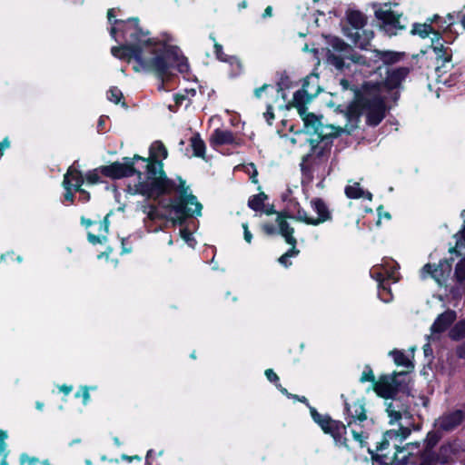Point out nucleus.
<instances>
[{"label":"nucleus","mask_w":465,"mask_h":465,"mask_svg":"<svg viewBox=\"0 0 465 465\" xmlns=\"http://www.w3.org/2000/svg\"><path fill=\"white\" fill-rule=\"evenodd\" d=\"M451 272V263L447 261H440L438 265L426 264L423 266L420 275L422 279L431 277L435 282L441 285L449 277Z\"/></svg>","instance_id":"15"},{"label":"nucleus","mask_w":465,"mask_h":465,"mask_svg":"<svg viewBox=\"0 0 465 465\" xmlns=\"http://www.w3.org/2000/svg\"><path fill=\"white\" fill-rule=\"evenodd\" d=\"M462 450V445L459 441L443 444L438 451L437 460L441 464L448 463L452 461Z\"/></svg>","instance_id":"19"},{"label":"nucleus","mask_w":465,"mask_h":465,"mask_svg":"<svg viewBox=\"0 0 465 465\" xmlns=\"http://www.w3.org/2000/svg\"><path fill=\"white\" fill-rule=\"evenodd\" d=\"M231 69H230V75L232 77H235L237 75H239L242 72V64L241 62L234 56H229L227 58V62H226Z\"/></svg>","instance_id":"32"},{"label":"nucleus","mask_w":465,"mask_h":465,"mask_svg":"<svg viewBox=\"0 0 465 465\" xmlns=\"http://www.w3.org/2000/svg\"><path fill=\"white\" fill-rule=\"evenodd\" d=\"M374 381V375H373L372 371L371 369L365 370L361 374V381L364 382V381Z\"/></svg>","instance_id":"41"},{"label":"nucleus","mask_w":465,"mask_h":465,"mask_svg":"<svg viewBox=\"0 0 465 465\" xmlns=\"http://www.w3.org/2000/svg\"><path fill=\"white\" fill-rule=\"evenodd\" d=\"M370 275L378 282V296L383 302L392 300L390 284L399 280L397 263L393 260H383L382 263L374 265Z\"/></svg>","instance_id":"7"},{"label":"nucleus","mask_w":465,"mask_h":465,"mask_svg":"<svg viewBox=\"0 0 465 465\" xmlns=\"http://www.w3.org/2000/svg\"><path fill=\"white\" fill-rule=\"evenodd\" d=\"M454 83H456L455 85H458V88H460V83H465V79L464 80H461L460 78L457 77L456 79H454Z\"/></svg>","instance_id":"61"},{"label":"nucleus","mask_w":465,"mask_h":465,"mask_svg":"<svg viewBox=\"0 0 465 465\" xmlns=\"http://www.w3.org/2000/svg\"><path fill=\"white\" fill-rule=\"evenodd\" d=\"M84 183V177L80 171H78L74 163L70 166L64 176L63 186L68 188L73 187L74 190H78Z\"/></svg>","instance_id":"21"},{"label":"nucleus","mask_w":465,"mask_h":465,"mask_svg":"<svg viewBox=\"0 0 465 465\" xmlns=\"http://www.w3.org/2000/svg\"><path fill=\"white\" fill-rule=\"evenodd\" d=\"M456 248L461 249L465 247V223L463 228L456 234Z\"/></svg>","instance_id":"38"},{"label":"nucleus","mask_w":465,"mask_h":465,"mask_svg":"<svg viewBox=\"0 0 465 465\" xmlns=\"http://www.w3.org/2000/svg\"><path fill=\"white\" fill-rule=\"evenodd\" d=\"M215 55L217 59L222 62H227V58L229 57L223 52V46L217 43H214Z\"/></svg>","instance_id":"39"},{"label":"nucleus","mask_w":465,"mask_h":465,"mask_svg":"<svg viewBox=\"0 0 465 465\" xmlns=\"http://www.w3.org/2000/svg\"><path fill=\"white\" fill-rule=\"evenodd\" d=\"M7 438V433L4 430H0V457L1 461L0 465H7V445L5 443V439Z\"/></svg>","instance_id":"30"},{"label":"nucleus","mask_w":465,"mask_h":465,"mask_svg":"<svg viewBox=\"0 0 465 465\" xmlns=\"http://www.w3.org/2000/svg\"><path fill=\"white\" fill-rule=\"evenodd\" d=\"M100 174H102L100 168L92 170L85 174L86 182L90 184H94L100 182Z\"/></svg>","instance_id":"34"},{"label":"nucleus","mask_w":465,"mask_h":465,"mask_svg":"<svg viewBox=\"0 0 465 465\" xmlns=\"http://www.w3.org/2000/svg\"><path fill=\"white\" fill-rule=\"evenodd\" d=\"M210 143L213 146L237 144V137L234 134L228 130L217 128L213 131L210 137Z\"/></svg>","instance_id":"20"},{"label":"nucleus","mask_w":465,"mask_h":465,"mask_svg":"<svg viewBox=\"0 0 465 465\" xmlns=\"http://www.w3.org/2000/svg\"><path fill=\"white\" fill-rule=\"evenodd\" d=\"M137 159H142L139 155H134L133 158L125 157L123 163L115 162L109 165L100 167L103 175L112 179H121L128 177L135 173L134 164Z\"/></svg>","instance_id":"11"},{"label":"nucleus","mask_w":465,"mask_h":465,"mask_svg":"<svg viewBox=\"0 0 465 465\" xmlns=\"http://www.w3.org/2000/svg\"><path fill=\"white\" fill-rule=\"evenodd\" d=\"M191 146L193 150V154L197 157H204L205 143L201 137L196 134L191 138Z\"/></svg>","instance_id":"28"},{"label":"nucleus","mask_w":465,"mask_h":465,"mask_svg":"<svg viewBox=\"0 0 465 465\" xmlns=\"http://www.w3.org/2000/svg\"><path fill=\"white\" fill-rule=\"evenodd\" d=\"M300 116L304 123V127L307 132L315 133L322 138L327 136V134H323L322 133V124L321 123V119L315 114L307 113V111H305L304 114H300Z\"/></svg>","instance_id":"22"},{"label":"nucleus","mask_w":465,"mask_h":465,"mask_svg":"<svg viewBox=\"0 0 465 465\" xmlns=\"http://www.w3.org/2000/svg\"><path fill=\"white\" fill-rule=\"evenodd\" d=\"M109 221L108 216H105L104 220L100 223V229L104 231L103 235H94L91 232L88 233V240L93 244L102 243L106 241L105 234L108 232Z\"/></svg>","instance_id":"26"},{"label":"nucleus","mask_w":465,"mask_h":465,"mask_svg":"<svg viewBox=\"0 0 465 465\" xmlns=\"http://www.w3.org/2000/svg\"><path fill=\"white\" fill-rule=\"evenodd\" d=\"M346 420L348 426L361 423L367 420L366 410L364 404L358 401L352 403H346Z\"/></svg>","instance_id":"18"},{"label":"nucleus","mask_w":465,"mask_h":465,"mask_svg":"<svg viewBox=\"0 0 465 465\" xmlns=\"http://www.w3.org/2000/svg\"><path fill=\"white\" fill-rule=\"evenodd\" d=\"M312 209L318 214L316 218L310 217L306 212H300L298 221L305 223L311 225H319L331 219V212L325 204V203L319 198L312 199L311 201Z\"/></svg>","instance_id":"13"},{"label":"nucleus","mask_w":465,"mask_h":465,"mask_svg":"<svg viewBox=\"0 0 465 465\" xmlns=\"http://www.w3.org/2000/svg\"><path fill=\"white\" fill-rule=\"evenodd\" d=\"M347 19L350 25L354 28L360 29L365 25V16L359 11H350L347 14Z\"/></svg>","instance_id":"27"},{"label":"nucleus","mask_w":465,"mask_h":465,"mask_svg":"<svg viewBox=\"0 0 465 465\" xmlns=\"http://www.w3.org/2000/svg\"><path fill=\"white\" fill-rule=\"evenodd\" d=\"M464 413L460 410L447 412L435 420V427L442 431H451L461 424Z\"/></svg>","instance_id":"17"},{"label":"nucleus","mask_w":465,"mask_h":465,"mask_svg":"<svg viewBox=\"0 0 465 465\" xmlns=\"http://www.w3.org/2000/svg\"><path fill=\"white\" fill-rule=\"evenodd\" d=\"M262 211H263L266 214H272V213H274V211H273L272 207H271V208H267V209H265V210H263V209H262Z\"/></svg>","instance_id":"62"},{"label":"nucleus","mask_w":465,"mask_h":465,"mask_svg":"<svg viewBox=\"0 0 465 465\" xmlns=\"http://www.w3.org/2000/svg\"><path fill=\"white\" fill-rule=\"evenodd\" d=\"M64 189H65L64 201L73 203V201H74V193H73L74 188L68 186V188H64Z\"/></svg>","instance_id":"49"},{"label":"nucleus","mask_w":465,"mask_h":465,"mask_svg":"<svg viewBox=\"0 0 465 465\" xmlns=\"http://www.w3.org/2000/svg\"><path fill=\"white\" fill-rule=\"evenodd\" d=\"M309 157H310V155H307V156L303 157V159H302V162L301 163V167H302V171H304L306 168L307 161H308Z\"/></svg>","instance_id":"59"},{"label":"nucleus","mask_w":465,"mask_h":465,"mask_svg":"<svg viewBox=\"0 0 465 465\" xmlns=\"http://www.w3.org/2000/svg\"><path fill=\"white\" fill-rule=\"evenodd\" d=\"M115 9H109L107 18L112 25L110 35L113 39L122 43L113 46L112 54L121 60L134 61L135 72H153L163 82L174 74V71L188 74L189 64L178 47L172 45L170 39L159 40L152 38L149 32L143 31L138 20H117Z\"/></svg>","instance_id":"1"},{"label":"nucleus","mask_w":465,"mask_h":465,"mask_svg":"<svg viewBox=\"0 0 465 465\" xmlns=\"http://www.w3.org/2000/svg\"><path fill=\"white\" fill-rule=\"evenodd\" d=\"M264 117H265L266 121L268 122V124H271L272 121L274 118L272 105L267 106V111L264 113Z\"/></svg>","instance_id":"48"},{"label":"nucleus","mask_w":465,"mask_h":465,"mask_svg":"<svg viewBox=\"0 0 465 465\" xmlns=\"http://www.w3.org/2000/svg\"><path fill=\"white\" fill-rule=\"evenodd\" d=\"M455 276L460 283L465 282V257L457 263Z\"/></svg>","instance_id":"33"},{"label":"nucleus","mask_w":465,"mask_h":465,"mask_svg":"<svg viewBox=\"0 0 465 465\" xmlns=\"http://www.w3.org/2000/svg\"><path fill=\"white\" fill-rule=\"evenodd\" d=\"M404 374L405 372H397L392 375H384L374 384V391L380 397L392 399L386 408L389 423L400 426L397 430H387L377 447L381 461L386 465H404L410 455L406 448L401 445L411 432L412 415L400 401L393 399L401 387L398 378Z\"/></svg>","instance_id":"3"},{"label":"nucleus","mask_w":465,"mask_h":465,"mask_svg":"<svg viewBox=\"0 0 465 465\" xmlns=\"http://www.w3.org/2000/svg\"><path fill=\"white\" fill-rule=\"evenodd\" d=\"M82 223L85 226H90L92 224V222L90 220L82 219Z\"/></svg>","instance_id":"63"},{"label":"nucleus","mask_w":465,"mask_h":465,"mask_svg":"<svg viewBox=\"0 0 465 465\" xmlns=\"http://www.w3.org/2000/svg\"><path fill=\"white\" fill-rule=\"evenodd\" d=\"M318 76L311 74L307 76L302 84V88L293 94L292 106L295 107L299 114H304L307 111L306 104L319 93Z\"/></svg>","instance_id":"10"},{"label":"nucleus","mask_w":465,"mask_h":465,"mask_svg":"<svg viewBox=\"0 0 465 465\" xmlns=\"http://www.w3.org/2000/svg\"><path fill=\"white\" fill-rule=\"evenodd\" d=\"M345 194L351 199L366 198L370 201L372 199V194L368 191H364L359 183L347 185L345 187Z\"/></svg>","instance_id":"23"},{"label":"nucleus","mask_w":465,"mask_h":465,"mask_svg":"<svg viewBox=\"0 0 465 465\" xmlns=\"http://www.w3.org/2000/svg\"><path fill=\"white\" fill-rule=\"evenodd\" d=\"M262 229L267 234H273L276 232V229L272 224H264Z\"/></svg>","instance_id":"52"},{"label":"nucleus","mask_w":465,"mask_h":465,"mask_svg":"<svg viewBox=\"0 0 465 465\" xmlns=\"http://www.w3.org/2000/svg\"><path fill=\"white\" fill-rule=\"evenodd\" d=\"M409 69L399 67L389 70L384 83H365L355 94V105L361 114L366 115L367 124L378 125L385 117V101L389 95L396 99L394 92L407 77Z\"/></svg>","instance_id":"4"},{"label":"nucleus","mask_w":465,"mask_h":465,"mask_svg":"<svg viewBox=\"0 0 465 465\" xmlns=\"http://www.w3.org/2000/svg\"><path fill=\"white\" fill-rule=\"evenodd\" d=\"M9 145H10V142H9L8 138H5V139H4L3 142H0V150L8 148Z\"/></svg>","instance_id":"55"},{"label":"nucleus","mask_w":465,"mask_h":465,"mask_svg":"<svg viewBox=\"0 0 465 465\" xmlns=\"http://www.w3.org/2000/svg\"><path fill=\"white\" fill-rule=\"evenodd\" d=\"M268 88H271V89L274 90V87H273V86H271V85H268V84H264V85H262V87L255 89V92H254V93H255L256 97H258V98H259V97H261L262 93L263 91L267 90ZM275 91H276L277 93H280V92H282V88L277 87V88H275Z\"/></svg>","instance_id":"44"},{"label":"nucleus","mask_w":465,"mask_h":465,"mask_svg":"<svg viewBox=\"0 0 465 465\" xmlns=\"http://www.w3.org/2000/svg\"><path fill=\"white\" fill-rule=\"evenodd\" d=\"M456 319L457 313L453 310H447L440 313L430 327V334L428 336V341L438 340L440 334L448 330Z\"/></svg>","instance_id":"16"},{"label":"nucleus","mask_w":465,"mask_h":465,"mask_svg":"<svg viewBox=\"0 0 465 465\" xmlns=\"http://www.w3.org/2000/svg\"><path fill=\"white\" fill-rule=\"evenodd\" d=\"M449 337L452 341H460L465 338V319L458 321L449 331Z\"/></svg>","instance_id":"24"},{"label":"nucleus","mask_w":465,"mask_h":465,"mask_svg":"<svg viewBox=\"0 0 465 465\" xmlns=\"http://www.w3.org/2000/svg\"><path fill=\"white\" fill-rule=\"evenodd\" d=\"M411 32L413 35H418L420 37L425 38L432 32V28L430 25L428 24H416L413 25Z\"/></svg>","instance_id":"31"},{"label":"nucleus","mask_w":465,"mask_h":465,"mask_svg":"<svg viewBox=\"0 0 465 465\" xmlns=\"http://www.w3.org/2000/svg\"><path fill=\"white\" fill-rule=\"evenodd\" d=\"M310 412L312 420L325 433L330 434L333 438L337 445L347 446V440L345 438L347 430L342 422L334 420L328 415L320 414L313 407H310Z\"/></svg>","instance_id":"8"},{"label":"nucleus","mask_w":465,"mask_h":465,"mask_svg":"<svg viewBox=\"0 0 465 465\" xmlns=\"http://www.w3.org/2000/svg\"><path fill=\"white\" fill-rule=\"evenodd\" d=\"M272 8L271 6H267L263 13V17H269L272 15Z\"/></svg>","instance_id":"57"},{"label":"nucleus","mask_w":465,"mask_h":465,"mask_svg":"<svg viewBox=\"0 0 465 465\" xmlns=\"http://www.w3.org/2000/svg\"><path fill=\"white\" fill-rule=\"evenodd\" d=\"M351 432L354 440L360 443L361 447H362L365 440V436L363 435V433L358 432L355 430H352Z\"/></svg>","instance_id":"46"},{"label":"nucleus","mask_w":465,"mask_h":465,"mask_svg":"<svg viewBox=\"0 0 465 465\" xmlns=\"http://www.w3.org/2000/svg\"><path fill=\"white\" fill-rule=\"evenodd\" d=\"M149 157H141V161L146 163V177L144 181H139L134 185L127 186V192L131 194H141L147 198H157L161 194L170 193L176 190L179 197L169 203H160V208L153 205L143 204L142 211L151 221L165 219L173 223L182 224L189 216H201L203 205L196 196L189 193V187L185 182L178 177L179 184L173 180L168 179L163 172V161L167 158L168 152L161 141H154L149 149Z\"/></svg>","instance_id":"2"},{"label":"nucleus","mask_w":465,"mask_h":465,"mask_svg":"<svg viewBox=\"0 0 465 465\" xmlns=\"http://www.w3.org/2000/svg\"><path fill=\"white\" fill-rule=\"evenodd\" d=\"M390 355L392 357L395 364L398 366H403L406 368H413V364L409 357L404 353L403 351L393 350L390 351Z\"/></svg>","instance_id":"25"},{"label":"nucleus","mask_w":465,"mask_h":465,"mask_svg":"<svg viewBox=\"0 0 465 465\" xmlns=\"http://www.w3.org/2000/svg\"><path fill=\"white\" fill-rule=\"evenodd\" d=\"M242 228H243V231H244V240L250 243L252 242V234L251 233V232L248 230V224L247 223H243L242 224Z\"/></svg>","instance_id":"50"},{"label":"nucleus","mask_w":465,"mask_h":465,"mask_svg":"<svg viewBox=\"0 0 465 465\" xmlns=\"http://www.w3.org/2000/svg\"><path fill=\"white\" fill-rule=\"evenodd\" d=\"M435 38H432L431 47L435 54V74L436 81L440 84H443L447 86H454L456 83H454V79L457 77L461 80H465L464 74H450L449 76H445V74L453 67L451 63L452 51L450 46L445 45L443 42L439 37L437 33H433Z\"/></svg>","instance_id":"6"},{"label":"nucleus","mask_w":465,"mask_h":465,"mask_svg":"<svg viewBox=\"0 0 465 465\" xmlns=\"http://www.w3.org/2000/svg\"><path fill=\"white\" fill-rule=\"evenodd\" d=\"M423 351H424V354L425 356H430V355H432V349L430 345V342L426 343L424 346H423Z\"/></svg>","instance_id":"53"},{"label":"nucleus","mask_w":465,"mask_h":465,"mask_svg":"<svg viewBox=\"0 0 465 465\" xmlns=\"http://www.w3.org/2000/svg\"><path fill=\"white\" fill-rule=\"evenodd\" d=\"M265 375H266L267 379L272 382H276L279 381V377L272 369L266 370Z\"/></svg>","instance_id":"47"},{"label":"nucleus","mask_w":465,"mask_h":465,"mask_svg":"<svg viewBox=\"0 0 465 465\" xmlns=\"http://www.w3.org/2000/svg\"><path fill=\"white\" fill-rule=\"evenodd\" d=\"M80 193V198L79 200L83 203H86L90 199V194L85 192L84 190L81 189V187L77 190Z\"/></svg>","instance_id":"51"},{"label":"nucleus","mask_w":465,"mask_h":465,"mask_svg":"<svg viewBox=\"0 0 465 465\" xmlns=\"http://www.w3.org/2000/svg\"><path fill=\"white\" fill-rule=\"evenodd\" d=\"M381 210H382V207H379V208H378V213H379V217H380V219H381L382 216H384V217H385V218H387V219H390V218H391L390 214H389L388 213H382Z\"/></svg>","instance_id":"58"},{"label":"nucleus","mask_w":465,"mask_h":465,"mask_svg":"<svg viewBox=\"0 0 465 465\" xmlns=\"http://www.w3.org/2000/svg\"><path fill=\"white\" fill-rule=\"evenodd\" d=\"M321 55L325 58L328 64L344 74L361 71L362 66H369L368 57L352 54L350 45L335 36L327 39V46L322 49ZM372 57L390 64L398 62L401 59V54L374 50L371 52L369 59Z\"/></svg>","instance_id":"5"},{"label":"nucleus","mask_w":465,"mask_h":465,"mask_svg":"<svg viewBox=\"0 0 465 465\" xmlns=\"http://www.w3.org/2000/svg\"><path fill=\"white\" fill-rule=\"evenodd\" d=\"M59 390H60V391L64 392V394H69L72 391L73 387L72 386L62 385V386L59 387Z\"/></svg>","instance_id":"54"},{"label":"nucleus","mask_w":465,"mask_h":465,"mask_svg":"<svg viewBox=\"0 0 465 465\" xmlns=\"http://www.w3.org/2000/svg\"><path fill=\"white\" fill-rule=\"evenodd\" d=\"M276 387H277V388H278V389H279V390H280L283 394H286V395L290 396V394L288 393L287 390H286V389H284V388H282V387L281 386V384H276Z\"/></svg>","instance_id":"60"},{"label":"nucleus","mask_w":465,"mask_h":465,"mask_svg":"<svg viewBox=\"0 0 465 465\" xmlns=\"http://www.w3.org/2000/svg\"><path fill=\"white\" fill-rule=\"evenodd\" d=\"M341 84L342 85V87H343L344 89H349V88H351V84H350L349 80H347V79H341Z\"/></svg>","instance_id":"56"},{"label":"nucleus","mask_w":465,"mask_h":465,"mask_svg":"<svg viewBox=\"0 0 465 465\" xmlns=\"http://www.w3.org/2000/svg\"><path fill=\"white\" fill-rule=\"evenodd\" d=\"M245 171L251 174V179L253 183H257L255 176L257 175V171L255 165L253 163H249L245 167Z\"/></svg>","instance_id":"42"},{"label":"nucleus","mask_w":465,"mask_h":465,"mask_svg":"<svg viewBox=\"0 0 465 465\" xmlns=\"http://www.w3.org/2000/svg\"><path fill=\"white\" fill-rule=\"evenodd\" d=\"M20 461L22 464H25V462H27L28 465H37V463L39 462V460L36 458H32L25 454L21 455Z\"/></svg>","instance_id":"40"},{"label":"nucleus","mask_w":465,"mask_h":465,"mask_svg":"<svg viewBox=\"0 0 465 465\" xmlns=\"http://www.w3.org/2000/svg\"><path fill=\"white\" fill-rule=\"evenodd\" d=\"M80 395L83 397L84 404H86L89 401V399H90V394H89L88 387H82L81 393L77 392L75 394L76 397H79Z\"/></svg>","instance_id":"43"},{"label":"nucleus","mask_w":465,"mask_h":465,"mask_svg":"<svg viewBox=\"0 0 465 465\" xmlns=\"http://www.w3.org/2000/svg\"><path fill=\"white\" fill-rule=\"evenodd\" d=\"M375 16L380 21L381 29L390 36L396 35L405 27L401 22V15L391 10V4L376 7Z\"/></svg>","instance_id":"9"},{"label":"nucleus","mask_w":465,"mask_h":465,"mask_svg":"<svg viewBox=\"0 0 465 465\" xmlns=\"http://www.w3.org/2000/svg\"><path fill=\"white\" fill-rule=\"evenodd\" d=\"M282 201L284 203V209L282 213H278L276 223H278L279 219L286 221V218H292L298 221L300 212H304V210L301 208L299 202L294 196L293 189L288 187L282 194Z\"/></svg>","instance_id":"14"},{"label":"nucleus","mask_w":465,"mask_h":465,"mask_svg":"<svg viewBox=\"0 0 465 465\" xmlns=\"http://www.w3.org/2000/svg\"><path fill=\"white\" fill-rule=\"evenodd\" d=\"M455 353L459 359H465V341L457 346Z\"/></svg>","instance_id":"45"},{"label":"nucleus","mask_w":465,"mask_h":465,"mask_svg":"<svg viewBox=\"0 0 465 465\" xmlns=\"http://www.w3.org/2000/svg\"><path fill=\"white\" fill-rule=\"evenodd\" d=\"M196 94L195 89H185V94H178L175 95V102L177 104H183V101L186 99H190L191 97H193Z\"/></svg>","instance_id":"36"},{"label":"nucleus","mask_w":465,"mask_h":465,"mask_svg":"<svg viewBox=\"0 0 465 465\" xmlns=\"http://www.w3.org/2000/svg\"><path fill=\"white\" fill-rule=\"evenodd\" d=\"M123 97V94L120 89L117 87H112L107 93V98L114 102V104H118Z\"/></svg>","instance_id":"35"},{"label":"nucleus","mask_w":465,"mask_h":465,"mask_svg":"<svg viewBox=\"0 0 465 465\" xmlns=\"http://www.w3.org/2000/svg\"><path fill=\"white\" fill-rule=\"evenodd\" d=\"M180 235L183 238V240L188 244V246L192 248L195 247L196 241L187 229H182L180 231Z\"/></svg>","instance_id":"37"},{"label":"nucleus","mask_w":465,"mask_h":465,"mask_svg":"<svg viewBox=\"0 0 465 465\" xmlns=\"http://www.w3.org/2000/svg\"><path fill=\"white\" fill-rule=\"evenodd\" d=\"M35 406H36V409L39 410V411H42L43 408H44V404L42 402H40V401H37Z\"/></svg>","instance_id":"64"},{"label":"nucleus","mask_w":465,"mask_h":465,"mask_svg":"<svg viewBox=\"0 0 465 465\" xmlns=\"http://www.w3.org/2000/svg\"><path fill=\"white\" fill-rule=\"evenodd\" d=\"M267 196L263 193H258L251 197L248 201V205L254 211H262L264 208V201Z\"/></svg>","instance_id":"29"},{"label":"nucleus","mask_w":465,"mask_h":465,"mask_svg":"<svg viewBox=\"0 0 465 465\" xmlns=\"http://www.w3.org/2000/svg\"><path fill=\"white\" fill-rule=\"evenodd\" d=\"M278 232L285 239L286 242L292 245V248L278 259L279 262L282 265L288 267L289 265H291V262H289V259L297 256L300 252L299 250H297L295 247L296 239L292 235L294 230L292 227H291L290 223L287 221L279 219Z\"/></svg>","instance_id":"12"}]
</instances>
